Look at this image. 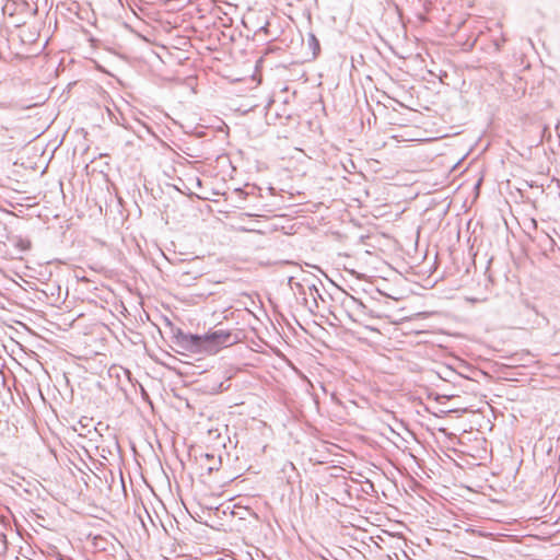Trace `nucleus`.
I'll return each instance as SVG.
<instances>
[{
  "mask_svg": "<svg viewBox=\"0 0 560 560\" xmlns=\"http://www.w3.org/2000/svg\"><path fill=\"white\" fill-rule=\"evenodd\" d=\"M175 342L178 347L192 353L215 354L222 348L233 345L234 338L230 331L223 329L205 335L186 334L179 330L175 335Z\"/></svg>",
  "mask_w": 560,
  "mask_h": 560,
  "instance_id": "f257e3e1",
  "label": "nucleus"
},
{
  "mask_svg": "<svg viewBox=\"0 0 560 560\" xmlns=\"http://www.w3.org/2000/svg\"><path fill=\"white\" fill-rule=\"evenodd\" d=\"M301 272L303 275V282L306 283L307 295H310L316 303L317 298H322L319 290L310 275H305L303 270H301Z\"/></svg>",
  "mask_w": 560,
  "mask_h": 560,
  "instance_id": "f03ea898",
  "label": "nucleus"
},
{
  "mask_svg": "<svg viewBox=\"0 0 560 560\" xmlns=\"http://www.w3.org/2000/svg\"><path fill=\"white\" fill-rule=\"evenodd\" d=\"M296 277L289 278V285L292 290H295L299 294L307 295L306 283L303 282V277L301 281H295Z\"/></svg>",
  "mask_w": 560,
  "mask_h": 560,
  "instance_id": "7ed1b4c3",
  "label": "nucleus"
},
{
  "mask_svg": "<svg viewBox=\"0 0 560 560\" xmlns=\"http://www.w3.org/2000/svg\"><path fill=\"white\" fill-rule=\"evenodd\" d=\"M307 44L310 48L313 50V55L316 56L319 51V42L314 34L308 35Z\"/></svg>",
  "mask_w": 560,
  "mask_h": 560,
  "instance_id": "20e7f679",
  "label": "nucleus"
},
{
  "mask_svg": "<svg viewBox=\"0 0 560 560\" xmlns=\"http://www.w3.org/2000/svg\"><path fill=\"white\" fill-rule=\"evenodd\" d=\"M351 301L357 305V308L360 310L361 312H364L366 306L364 305V303L358 299H355L354 296H350Z\"/></svg>",
  "mask_w": 560,
  "mask_h": 560,
  "instance_id": "39448f33",
  "label": "nucleus"
},
{
  "mask_svg": "<svg viewBox=\"0 0 560 560\" xmlns=\"http://www.w3.org/2000/svg\"><path fill=\"white\" fill-rule=\"evenodd\" d=\"M225 388H226V387H224V384H223V383H221V384H220V390L222 392V390H224Z\"/></svg>",
  "mask_w": 560,
  "mask_h": 560,
  "instance_id": "423d86ee",
  "label": "nucleus"
}]
</instances>
